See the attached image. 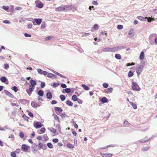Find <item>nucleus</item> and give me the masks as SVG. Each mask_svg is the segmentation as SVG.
Wrapping results in <instances>:
<instances>
[{"label": "nucleus", "mask_w": 157, "mask_h": 157, "mask_svg": "<svg viewBox=\"0 0 157 157\" xmlns=\"http://www.w3.org/2000/svg\"><path fill=\"white\" fill-rule=\"evenodd\" d=\"M42 22V20L41 18H35L32 21V22L33 23V25H39Z\"/></svg>", "instance_id": "obj_1"}, {"label": "nucleus", "mask_w": 157, "mask_h": 157, "mask_svg": "<svg viewBox=\"0 0 157 157\" xmlns=\"http://www.w3.org/2000/svg\"><path fill=\"white\" fill-rule=\"evenodd\" d=\"M132 88L133 90L137 91H140V89L138 84L135 82L132 83Z\"/></svg>", "instance_id": "obj_2"}, {"label": "nucleus", "mask_w": 157, "mask_h": 157, "mask_svg": "<svg viewBox=\"0 0 157 157\" xmlns=\"http://www.w3.org/2000/svg\"><path fill=\"white\" fill-rule=\"evenodd\" d=\"M143 68L144 66L142 65H140L138 67H136V71L138 77L140 75L142 72Z\"/></svg>", "instance_id": "obj_3"}, {"label": "nucleus", "mask_w": 157, "mask_h": 157, "mask_svg": "<svg viewBox=\"0 0 157 157\" xmlns=\"http://www.w3.org/2000/svg\"><path fill=\"white\" fill-rule=\"evenodd\" d=\"M35 2L36 4V6L39 8H41L43 7L44 6L43 4L40 1H36Z\"/></svg>", "instance_id": "obj_4"}, {"label": "nucleus", "mask_w": 157, "mask_h": 157, "mask_svg": "<svg viewBox=\"0 0 157 157\" xmlns=\"http://www.w3.org/2000/svg\"><path fill=\"white\" fill-rule=\"evenodd\" d=\"M64 6L65 8L64 11H67L70 10H71L74 8L73 6L72 5H68Z\"/></svg>", "instance_id": "obj_5"}, {"label": "nucleus", "mask_w": 157, "mask_h": 157, "mask_svg": "<svg viewBox=\"0 0 157 157\" xmlns=\"http://www.w3.org/2000/svg\"><path fill=\"white\" fill-rule=\"evenodd\" d=\"M34 127L36 128H38L42 127L43 126L42 125V123L40 122H34L33 124Z\"/></svg>", "instance_id": "obj_6"}, {"label": "nucleus", "mask_w": 157, "mask_h": 157, "mask_svg": "<svg viewBox=\"0 0 157 157\" xmlns=\"http://www.w3.org/2000/svg\"><path fill=\"white\" fill-rule=\"evenodd\" d=\"M30 147V146L26 144H23L21 146L22 149L25 151H26Z\"/></svg>", "instance_id": "obj_7"}, {"label": "nucleus", "mask_w": 157, "mask_h": 157, "mask_svg": "<svg viewBox=\"0 0 157 157\" xmlns=\"http://www.w3.org/2000/svg\"><path fill=\"white\" fill-rule=\"evenodd\" d=\"M19 101L24 105H28L29 103V101L26 99H21L19 100Z\"/></svg>", "instance_id": "obj_8"}, {"label": "nucleus", "mask_w": 157, "mask_h": 157, "mask_svg": "<svg viewBox=\"0 0 157 157\" xmlns=\"http://www.w3.org/2000/svg\"><path fill=\"white\" fill-rule=\"evenodd\" d=\"M100 154L102 157H112L113 155L111 153L105 154L102 153H100Z\"/></svg>", "instance_id": "obj_9"}, {"label": "nucleus", "mask_w": 157, "mask_h": 157, "mask_svg": "<svg viewBox=\"0 0 157 157\" xmlns=\"http://www.w3.org/2000/svg\"><path fill=\"white\" fill-rule=\"evenodd\" d=\"M64 6H60L58 7L57 8H56V10L57 11H64Z\"/></svg>", "instance_id": "obj_10"}, {"label": "nucleus", "mask_w": 157, "mask_h": 157, "mask_svg": "<svg viewBox=\"0 0 157 157\" xmlns=\"http://www.w3.org/2000/svg\"><path fill=\"white\" fill-rule=\"evenodd\" d=\"M5 92L6 93V94L9 97H10V98H14V95L11 94L10 93L9 91L5 90H4Z\"/></svg>", "instance_id": "obj_11"}, {"label": "nucleus", "mask_w": 157, "mask_h": 157, "mask_svg": "<svg viewBox=\"0 0 157 157\" xmlns=\"http://www.w3.org/2000/svg\"><path fill=\"white\" fill-rule=\"evenodd\" d=\"M46 97L48 99H50L52 97V95L50 92H48L46 93Z\"/></svg>", "instance_id": "obj_12"}, {"label": "nucleus", "mask_w": 157, "mask_h": 157, "mask_svg": "<svg viewBox=\"0 0 157 157\" xmlns=\"http://www.w3.org/2000/svg\"><path fill=\"white\" fill-rule=\"evenodd\" d=\"M101 101L103 103H108V99L105 97H103L101 98Z\"/></svg>", "instance_id": "obj_13"}, {"label": "nucleus", "mask_w": 157, "mask_h": 157, "mask_svg": "<svg viewBox=\"0 0 157 157\" xmlns=\"http://www.w3.org/2000/svg\"><path fill=\"white\" fill-rule=\"evenodd\" d=\"M37 94L39 95V96L43 97L44 94V92L43 90H40L38 91L37 93Z\"/></svg>", "instance_id": "obj_14"}, {"label": "nucleus", "mask_w": 157, "mask_h": 157, "mask_svg": "<svg viewBox=\"0 0 157 157\" xmlns=\"http://www.w3.org/2000/svg\"><path fill=\"white\" fill-rule=\"evenodd\" d=\"M0 81L2 82L5 83L6 81H8L7 78L5 76H2L0 78Z\"/></svg>", "instance_id": "obj_15"}, {"label": "nucleus", "mask_w": 157, "mask_h": 157, "mask_svg": "<svg viewBox=\"0 0 157 157\" xmlns=\"http://www.w3.org/2000/svg\"><path fill=\"white\" fill-rule=\"evenodd\" d=\"M53 116L54 117V118L55 120H56L57 122L58 123H59V117L55 114H53Z\"/></svg>", "instance_id": "obj_16"}, {"label": "nucleus", "mask_w": 157, "mask_h": 157, "mask_svg": "<svg viewBox=\"0 0 157 157\" xmlns=\"http://www.w3.org/2000/svg\"><path fill=\"white\" fill-rule=\"evenodd\" d=\"M54 109L56 111H58L59 113H61L63 111L62 109L61 108L58 107H55Z\"/></svg>", "instance_id": "obj_17"}, {"label": "nucleus", "mask_w": 157, "mask_h": 157, "mask_svg": "<svg viewBox=\"0 0 157 157\" xmlns=\"http://www.w3.org/2000/svg\"><path fill=\"white\" fill-rule=\"evenodd\" d=\"M30 82L31 85H32L33 86H35L36 85V82L33 80L31 79L30 81Z\"/></svg>", "instance_id": "obj_18"}, {"label": "nucleus", "mask_w": 157, "mask_h": 157, "mask_svg": "<svg viewBox=\"0 0 157 157\" xmlns=\"http://www.w3.org/2000/svg\"><path fill=\"white\" fill-rule=\"evenodd\" d=\"M133 30H130L128 33V36L130 38H131L133 36L134 34H132Z\"/></svg>", "instance_id": "obj_19"}, {"label": "nucleus", "mask_w": 157, "mask_h": 157, "mask_svg": "<svg viewBox=\"0 0 157 157\" xmlns=\"http://www.w3.org/2000/svg\"><path fill=\"white\" fill-rule=\"evenodd\" d=\"M144 52L143 51H142L140 53V59L142 60L144 59Z\"/></svg>", "instance_id": "obj_20"}, {"label": "nucleus", "mask_w": 157, "mask_h": 157, "mask_svg": "<svg viewBox=\"0 0 157 157\" xmlns=\"http://www.w3.org/2000/svg\"><path fill=\"white\" fill-rule=\"evenodd\" d=\"M137 18L139 20H140L141 21H144L145 19H147V17H141V16H138L137 17Z\"/></svg>", "instance_id": "obj_21"}, {"label": "nucleus", "mask_w": 157, "mask_h": 157, "mask_svg": "<svg viewBox=\"0 0 157 157\" xmlns=\"http://www.w3.org/2000/svg\"><path fill=\"white\" fill-rule=\"evenodd\" d=\"M130 105H132V106L134 109H136L137 108V105L135 103L132 102H130Z\"/></svg>", "instance_id": "obj_22"}, {"label": "nucleus", "mask_w": 157, "mask_h": 157, "mask_svg": "<svg viewBox=\"0 0 157 157\" xmlns=\"http://www.w3.org/2000/svg\"><path fill=\"white\" fill-rule=\"evenodd\" d=\"M103 51L105 52H111V48H106L103 49Z\"/></svg>", "instance_id": "obj_23"}, {"label": "nucleus", "mask_w": 157, "mask_h": 157, "mask_svg": "<svg viewBox=\"0 0 157 157\" xmlns=\"http://www.w3.org/2000/svg\"><path fill=\"white\" fill-rule=\"evenodd\" d=\"M82 86L83 89L85 90H87L89 89V86H86L85 84H83L82 85Z\"/></svg>", "instance_id": "obj_24"}, {"label": "nucleus", "mask_w": 157, "mask_h": 157, "mask_svg": "<svg viewBox=\"0 0 157 157\" xmlns=\"http://www.w3.org/2000/svg\"><path fill=\"white\" fill-rule=\"evenodd\" d=\"M35 86L32 85H30L29 86V91L31 92H32L34 89Z\"/></svg>", "instance_id": "obj_25"}, {"label": "nucleus", "mask_w": 157, "mask_h": 157, "mask_svg": "<svg viewBox=\"0 0 157 157\" xmlns=\"http://www.w3.org/2000/svg\"><path fill=\"white\" fill-rule=\"evenodd\" d=\"M111 52H114L117 51L118 50V47L117 46L116 47L111 48Z\"/></svg>", "instance_id": "obj_26"}, {"label": "nucleus", "mask_w": 157, "mask_h": 157, "mask_svg": "<svg viewBox=\"0 0 157 157\" xmlns=\"http://www.w3.org/2000/svg\"><path fill=\"white\" fill-rule=\"evenodd\" d=\"M66 104L69 106H72L73 105V103L69 100L67 101Z\"/></svg>", "instance_id": "obj_27"}, {"label": "nucleus", "mask_w": 157, "mask_h": 157, "mask_svg": "<svg viewBox=\"0 0 157 157\" xmlns=\"http://www.w3.org/2000/svg\"><path fill=\"white\" fill-rule=\"evenodd\" d=\"M78 99V98L75 95H74L72 97V99L75 101H77Z\"/></svg>", "instance_id": "obj_28"}, {"label": "nucleus", "mask_w": 157, "mask_h": 157, "mask_svg": "<svg viewBox=\"0 0 157 157\" xmlns=\"http://www.w3.org/2000/svg\"><path fill=\"white\" fill-rule=\"evenodd\" d=\"M60 98L61 99V100L62 101H64L66 99V97L63 94H61L60 95Z\"/></svg>", "instance_id": "obj_29"}, {"label": "nucleus", "mask_w": 157, "mask_h": 157, "mask_svg": "<svg viewBox=\"0 0 157 157\" xmlns=\"http://www.w3.org/2000/svg\"><path fill=\"white\" fill-rule=\"evenodd\" d=\"M115 58L118 59H121V56L120 54H116L115 55Z\"/></svg>", "instance_id": "obj_30"}, {"label": "nucleus", "mask_w": 157, "mask_h": 157, "mask_svg": "<svg viewBox=\"0 0 157 157\" xmlns=\"http://www.w3.org/2000/svg\"><path fill=\"white\" fill-rule=\"evenodd\" d=\"M31 106L34 108H36L37 106L38 105L36 103H35L33 101H32L31 103Z\"/></svg>", "instance_id": "obj_31"}, {"label": "nucleus", "mask_w": 157, "mask_h": 157, "mask_svg": "<svg viewBox=\"0 0 157 157\" xmlns=\"http://www.w3.org/2000/svg\"><path fill=\"white\" fill-rule=\"evenodd\" d=\"M150 148L149 147H143L142 149V151H146L148 150Z\"/></svg>", "instance_id": "obj_32"}, {"label": "nucleus", "mask_w": 157, "mask_h": 157, "mask_svg": "<svg viewBox=\"0 0 157 157\" xmlns=\"http://www.w3.org/2000/svg\"><path fill=\"white\" fill-rule=\"evenodd\" d=\"M63 90H64L65 92L67 93H69L71 92V89L69 88H66L65 89H63Z\"/></svg>", "instance_id": "obj_33"}, {"label": "nucleus", "mask_w": 157, "mask_h": 157, "mask_svg": "<svg viewBox=\"0 0 157 157\" xmlns=\"http://www.w3.org/2000/svg\"><path fill=\"white\" fill-rule=\"evenodd\" d=\"M133 72L131 71H129L128 74V76L129 77H132L133 75Z\"/></svg>", "instance_id": "obj_34"}, {"label": "nucleus", "mask_w": 157, "mask_h": 157, "mask_svg": "<svg viewBox=\"0 0 157 157\" xmlns=\"http://www.w3.org/2000/svg\"><path fill=\"white\" fill-rule=\"evenodd\" d=\"M67 146L68 147L70 148H72L74 147L72 144L70 143H68L67 144Z\"/></svg>", "instance_id": "obj_35"}, {"label": "nucleus", "mask_w": 157, "mask_h": 157, "mask_svg": "<svg viewBox=\"0 0 157 157\" xmlns=\"http://www.w3.org/2000/svg\"><path fill=\"white\" fill-rule=\"evenodd\" d=\"M10 156L12 157H16V155L15 151H12L10 153Z\"/></svg>", "instance_id": "obj_36"}, {"label": "nucleus", "mask_w": 157, "mask_h": 157, "mask_svg": "<svg viewBox=\"0 0 157 157\" xmlns=\"http://www.w3.org/2000/svg\"><path fill=\"white\" fill-rule=\"evenodd\" d=\"M44 144L42 143L41 142H39L38 143V147H39V149H40L42 148L43 147V145Z\"/></svg>", "instance_id": "obj_37"}, {"label": "nucleus", "mask_w": 157, "mask_h": 157, "mask_svg": "<svg viewBox=\"0 0 157 157\" xmlns=\"http://www.w3.org/2000/svg\"><path fill=\"white\" fill-rule=\"evenodd\" d=\"M12 90H14L15 92H16L18 91V89L16 86H13L11 88Z\"/></svg>", "instance_id": "obj_38"}, {"label": "nucleus", "mask_w": 157, "mask_h": 157, "mask_svg": "<svg viewBox=\"0 0 157 157\" xmlns=\"http://www.w3.org/2000/svg\"><path fill=\"white\" fill-rule=\"evenodd\" d=\"M47 146L49 148H52L53 147L52 144L51 143L49 142L47 144Z\"/></svg>", "instance_id": "obj_39"}, {"label": "nucleus", "mask_w": 157, "mask_h": 157, "mask_svg": "<svg viewBox=\"0 0 157 157\" xmlns=\"http://www.w3.org/2000/svg\"><path fill=\"white\" fill-rule=\"evenodd\" d=\"M92 28L94 29L95 30H98V25L97 24H95Z\"/></svg>", "instance_id": "obj_40"}, {"label": "nucleus", "mask_w": 157, "mask_h": 157, "mask_svg": "<svg viewBox=\"0 0 157 157\" xmlns=\"http://www.w3.org/2000/svg\"><path fill=\"white\" fill-rule=\"evenodd\" d=\"M45 86V83L44 82H41L40 83V86L42 88H43Z\"/></svg>", "instance_id": "obj_41"}, {"label": "nucleus", "mask_w": 157, "mask_h": 157, "mask_svg": "<svg viewBox=\"0 0 157 157\" xmlns=\"http://www.w3.org/2000/svg\"><path fill=\"white\" fill-rule=\"evenodd\" d=\"M37 71L38 73L41 75H42L44 72V71L42 70L41 69H37Z\"/></svg>", "instance_id": "obj_42"}, {"label": "nucleus", "mask_w": 157, "mask_h": 157, "mask_svg": "<svg viewBox=\"0 0 157 157\" xmlns=\"http://www.w3.org/2000/svg\"><path fill=\"white\" fill-rule=\"evenodd\" d=\"M59 85V83H53L52 86L53 87H56L58 86Z\"/></svg>", "instance_id": "obj_43"}, {"label": "nucleus", "mask_w": 157, "mask_h": 157, "mask_svg": "<svg viewBox=\"0 0 157 157\" xmlns=\"http://www.w3.org/2000/svg\"><path fill=\"white\" fill-rule=\"evenodd\" d=\"M2 8L5 10L7 11L9 9V7L8 6H3L2 7Z\"/></svg>", "instance_id": "obj_44"}, {"label": "nucleus", "mask_w": 157, "mask_h": 157, "mask_svg": "<svg viewBox=\"0 0 157 157\" xmlns=\"http://www.w3.org/2000/svg\"><path fill=\"white\" fill-rule=\"evenodd\" d=\"M123 25H119L117 26V28L119 29H121L123 28Z\"/></svg>", "instance_id": "obj_45"}, {"label": "nucleus", "mask_w": 157, "mask_h": 157, "mask_svg": "<svg viewBox=\"0 0 157 157\" xmlns=\"http://www.w3.org/2000/svg\"><path fill=\"white\" fill-rule=\"evenodd\" d=\"M56 75L59 76L61 77H62V78H66V77L65 76L62 75H61V74H60V73H59L58 72L57 73H56Z\"/></svg>", "instance_id": "obj_46"}, {"label": "nucleus", "mask_w": 157, "mask_h": 157, "mask_svg": "<svg viewBox=\"0 0 157 157\" xmlns=\"http://www.w3.org/2000/svg\"><path fill=\"white\" fill-rule=\"evenodd\" d=\"M53 37V36H48L45 38V40H48L50 39H51Z\"/></svg>", "instance_id": "obj_47"}, {"label": "nucleus", "mask_w": 157, "mask_h": 157, "mask_svg": "<svg viewBox=\"0 0 157 157\" xmlns=\"http://www.w3.org/2000/svg\"><path fill=\"white\" fill-rule=\"evenodd\" d=\"M45 22H43L42 23L41 26V29H44L45 27Z\"/></svg>", "instance_id": "obj_48"}, {"label": "nucleus", "mask_w": 157, "mask_h": 157, "mask_svg": "<svg viewBox=\"0 0 157 157\" xmlns=\"http://www.w3.org/2000/svg\"><path fill=\"white\" fill-rule=\"evenodd\" d=\"M45 131V128H42L40 130V131L42 133H44Z\"/></svg>", "instance_id": "obj_49"}, {"label": "nucleus", "mask_w": 157, "mask_h": 157, "mask_svg": "<svg viewBox=\"0 0 157 157\" xmlns=\"http://www.w3.org/2000/svg\"><path fill=\"white\" fill-rule=\"evenodd\" d=\"M19 136L21 138H23L24 137V134L23 132H21L19 133Z\"/></svg>", "instance_id": "obj_50"}, {"label": "nucleus", "mask_w": 157, "mask_h": 157, "mask_svg": "<svg viewBox=\"0 0 157 157\" xmlns=\"http://www.w3.org/2000/svg\"><path fill=\"white\" fill-rule=\"evenodd\" d=\"M4 68L6 69H8L9 67V64L7 63L5 64L4 65Z\"/></svg>", "instance_id": "obj_51"}, {"label": "nucleus", "mask_w": 157, "mask_h": 157, "mask_svg": "<svg viewBox=\"0 0 157 157\" xmlns=\"http://www.w3.org/2000/svg\"><path fill=\"white\" fill-rule=\"evenodd\" d=\"M145 138H143V139L140 140H139V141L140 142V143H145L147 142L146 140H144Z\"/></svg>", "instance_id": "obj_52"}, {"label": "nucleus", "mask_w": 157, "mask_h": 157, "mask_svg": "<svg viewBox=\"0 0 157 157\" xmlns=\"http://www.w3.org/2000/svg\"><path fill=\"white\" fill-rule=\"evenodd\" d=\"M102 85H103V87L105 88H107L109 86L108 84L107 83H104Z\"/></svg>", "instance_id": "obj_53"}, {"label": "nucleus", "mask_w": 157, "mask_h": 157, "mask_svg": "<svg viewBox=\"0 0 157 157\" xmlns=\"http://www.w3.org/2000/svg\"><path fill=\"white\" fill-rule=\"evenodd\" d=\"M53 74L51 73H48L47 76L49 78H51L52 77Z\"/></svg>", "instance_id": "obj_54"}, {"label": "nucleus", "mask_w": 157, "mask_h": 157, "mask_svg": "<svg viewBox=\"0 0 157 157\" xmlns=\"http://www.w3.org/2000/svg\"><path fill=\"white\" fill-rule=\"evenodd\" d=\"M3 23L5 24H10V21L9 20H4L3 21Z\"/></svg>", "instance_id": "obj_55"}, {"label": "nucleus", "mask_w": 157, "mask_h": 157, "mask_svg": "<svg viewBox=\"0 0 157 157\" xmlns=\"http://www.w3.org/2000/svg\"><path fill=\"white\" fill-rule=\"evenodd\" d=\"M52 140L53 142L55 143H56L59 141V140L57 138L53 139Z\"/></svg>", "instance_id": "obj_56"}, {"label": "nucleus", "mask_w": 157, "mask_h": 157, "mask_svg": "<svg viewBox=\"0 0 157 157\" xmlns=\"http://www.w3.org/2000/svg\"><path fill=\"white\" fill-rule=\"evenodd\" d=\"M43 137L45 141H47L48 139V136L46 135H44L43 136Z\"/></svg>", "instance_id": "obj_57"}, {"label": "nucleus", "mask_w": 157, "mask_h": 157, "mask_svg": "<svg viewBox=\"0 0 157 157\" xmlns=\"http://www.w3.org/2000/svg\"><path fill=\"white\" fill-rule=\"evenodd\" d=\"M113 89L112 88H108V91L109 92L111 93L112 92Z\"/></svg>", "instance_id": "obj_58"}, {"label": "nucleus", "mask_w": 157, "mask_h": 157, "mask_svg": "<svg viewBox=\"0 0 157 157\" xmlns=\"http://www.w3.org/2000/svg\"><path fill=\"white\" fill-rule=\"evenodd\" d=\"M77 101H78V103L79 104H82V102H83L82 101V100H81V99H78L77 100Z\"/></svg>", "instance_id": "obj_59"}, {"label": "nucleus", "mask_w": 157, "mask_h": 157, "mask_svg": "<svg viewBox=\"0 0 157 157\" xmlns=\"http://www.w3.org/2000/svg\"><path fill=\"white\" fill-rule=\"evenodd\" d=\"M47 148V146L45 144H44L43 146V147L42 148V149L43 150H46Z\"/></svg>", "instance_id": "obj_60"}, {"label": "nucleus", "mask_w": 157, "mask_h": 157, "mask_svg": "<svg viewBox=\"0 0 157 157\" xmlns=\"http://www.w3.org/2000/svg\"><path fill=\"white\" fill-rule=\"evenodd\" d=\"M23 117H24V119L25 120H26L27 121H28V119H29V117H27V116H25H25H23Z\"/></svg>", "instance_id": "obj_61"}, {"label": "nucleus", "mask_w": 157, "mask_h": 157, "mask_svg": "<svg viewBox=\"0 0 157 157\" xmlns=\"http://www.w3.org/2000/svg\"><path fill=\"white\" fill-rule=\"evenodd\" d=\"M61 86L63 88H66L67 87L66 85L64 83H62L61 84Z\"/></svg>", "instance_id": "obj_62"}, {"label": "nucleus", "mask_w": 157, "mask_h": 157, "mask_svg": "<svg viewBox=\"0 0 157 157\" xmlns=\"http://www.w3.org/2000/svg\"><path fill=\"white\" fill-rule=\"evenodd\" d=\"M61 117L62 118H64L66 116V115L65 113H61Z\"/></svg>", "instance_id": "obj_63"}, {"label": "nucleus", "mask_w": 157, "mask_h": 157, "mask_svg": "<svg viewBox=\"0 0 157 157\" xmlns=\"http://www.w3.org/2000/svg\"><path fill=\"white\" fill-rule=\"evenodd\" d=\"M24 36L26 37H30L31 36V35L30 34H28L27 33H25Z\"/></svg>", "instance_id": "obj_64"}]
</instances>
